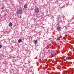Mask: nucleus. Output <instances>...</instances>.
I'll list each match as a JSON object with an SVG mask.
<instances>
[{"mask_svg":"<svg viewBox=\"0 0 74 74\" xmlns=\"http://www.w3.org/2000/svg\"><path fill=\"white\" fill-rule=\"evenodd\" d=\"M22 9H18L17 10L16 13L17 14H22Z\"/></svg>","mask_w":74,"mask_h":74,"instance_id":"f257e3e1","label":"nucleus"},{"mask_svg":"<svg viewBox=\"0 0 74 74\" xmlns=\"http://www.w3.org/2000/svg\"><path fill=\"white\" fill-rule=\"evenodd\" d=\"M34 10L35 11V12L36 14H38V13L39 12V11H40V10L38 9V8H35L34 9Z\"/></svg>","mask_w":74,"mask_h":74,"instance_id":"f03ea898","label":"nucleus"},{"mask_svg":"<svg viewBox=\"0 0 74 74\" xmlns=\"http://www.w3.org/2000/svg\"><path fill=\"white\" fill-rule=\"evenodd\" d=\"M66 59L67 60H71V58L69 56H67L66 57Z\"/></svg>","mask_w":74,"mask_h":74,"instance_id":"7ed1b4c3","label":"nucleus"},{"mask_svg":"<svg viewBox=\"0 0 74 74\" xmlns=\"http://www.w3.org/2000/svg\"><path fill=\"white\" fill-rule=\"evenodd\" d=\"M57 30H59L60 31V30H61V29H62V28L58 26L57 27Z\"/></svg>","mask_w":74,"mask_h":74,"instance_id":"20e7f679","label":"nucleus"},{"mask_svg":"<svg viewBox=\"0 0 74 74\" xmlns=\"http://www.w3.org/2000/svg\"><path fill=\"white\" fill-rule=\"evenodd\" d=\"M28 5V4H27V3H26L24 5V8H27V6Z\"/></svg>","mask_w":74,"mask_h":74,"instance_id":"39448f33","label":"nucleus"},{"mask_svg":"<svg viewBox=\"0 0 74 74\" xmlns=\"http://www.w3.org/2000/svg\"><path fill=\"white\" fill-rule=\"evenodd\" d=\"M37 42H38L37 40H34L33 43H34V44H36Z\"/></svg>","mask_w":74,"mask_h":74,"instance_id":"423d86ee","label":"nucleus"},{"mask_svg":"<svg viewBox=\"0 0 74 74\" xmlns=\"http://www.w3.org/2000/svg\"><path fill=\"white\" fill-rule=\"evenodd\" d=\"M12 23L11 22H10L9 23V27L12 26Z\"/></svg>","mask_w":74,"mask_h":74,"instance_id":"0eeeda50","label":"nucleus"},{"mask_svg":"<svg viewBox=\"0 0 74 74\" xmlns=\"http://www.w3.org/2000/svg\"><path fill=\"white\" fill-rule=\"evenodd\" d=\"M18 42L19 43H20V42H22V40L21 39H19V40H18Z\"/></svg>","mask_w":74,"mask_h":74,"instance_id":"6e6552de","label":"nucleus"},{"mask_svg":"<svg viewBox=\"0 0 74 74\" xmlns=\"http://www.w3.org/2000/svg\"><path fill=\"white\" fill-rule=\"evenodd\" d=\"M51 55H53V54H55V52L54 51H52L51 53Z\"/></svg>","mask_w":74,"mask_h":74,"instance_id":"1a4fd4ad","label":"nucleus"},{"mask_svg":"<svg viewBox=\"0 0 74 74\" xmlns=\"http://www.w3.org/2000/svg\"><path fill=\"white\" fill-rule=\"evenodd\" d=\"M5 6L4 5L3 6H2L1 7V9L2 10H4V8Z\"/></svg>","mask_w":74,"mask_h":74,"instance_id":"9d476101","label":"nucleus"},{"mask_svg":"<svg viewBox=\"0 0 74 74\" xmlns=\"http://www.w3.org/2000/svg\"><path fill=\"white\" fill-rule=\"evenodd\" d=\"M2 47V46H1V45H0V48H1Z\"/></svg>","mask_w":74,"mask_h":74,"instance_id":"9b49d317","label":"nucleus"},{"mask_svg":"<svg viewBox=\"0 0 74 74\" xmlns=\"http://www.w3.org/2000/svg\"><path fill=\"white\" fill-rule=\"evenodd\" d=\"M2 56H3V58H4V55H2Z\"/></svg>","mask_w":74,"mask_h":74,"instance_id":"f8f14e48","label":"nucleus"}]
</instances>
